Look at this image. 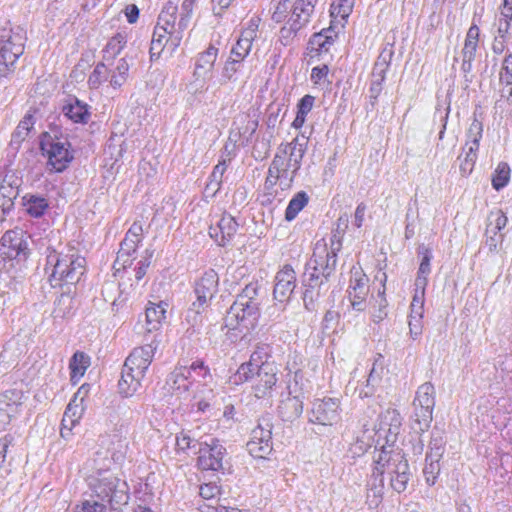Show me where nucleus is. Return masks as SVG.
<instances>
[{"instance_id": "59", "label": "nucleus", "mask_w": 512, "mask_h": 512, "mask_svg": "<svg viewBox=\"0 0 512 512\" xmlns=\"http://www.w3.org/2000/svg\"><path fill=\"white\" fill-rule=\"evenodd\" d=\"M500 81L507 85H512V55L506 56L503 60Z\"/></svg>"}, {"instance_id": "34", "label": "nucleus", "mask_w": 512, "mask_h": 512, "mask_svg": "<svg viewBox=\"0 0 512 512\" xmlns=\"http://www.w3.org/2000/svg\"><path fill=\"white\" fill-rule=\"evenodd\" d=\"M27 213L35 218L41 217L48 208V201L41 196L27 194L23 197Z\"/></svg>"}, {"instance_id": "32", "label": "nucleus", "mask_w": 512, "mask_h": 512, "mask_svg": "<svg viewBox=\"0 0 512 512\" xmlns=\"http://www.w3.org/2000/svg\"><path fill=\"white\" fill-rule=\"evenodd\" d=\"M20 180L14 175H6L0 185V201L14 204L19 195Z\"/></svg>"}, {"instance_id": "45", "label": "nucleus", "mask_w": 512, "mask_h": 512, "mask_svg": "<svg viewBox=\"0 0 512 512\" xmlns=\"http://www.w3.org/2000/svg\"><path fill=\"white\" fill-rule=\"evenodd\" d=\"M393 55H394L393 45L390 43L385 44V46L382 48L374 66H373L372 71L386 73V71L388 70V68L390 66Z\"/></svg>"}, {"instance_id": "40", "label": "nucleus", "mask_w": 512, "mask_h": 512, "mask_svg": "<svg viewBox=\"0 0 512 512\" xmlns=\"http://www.w3.org/2000/svg\"><path fill=\"white\" fill-rule=\"evenodd\" d=\"M109 78H111V69L104 62H99L88 78V85L91 89H98Z\"/></svg>"}, {"instance_id": "57", "label": "nucleus", "mask_w": 512, "mask_h": 512, "mask_svg": "<svg viewBox=\"0 0 512 512\" xmlns=\"http://www.w3.org/2000/svg\"><path fill=\"white\" fill-rule=\"evenodd\" d=\"M440 473V463L426 462L423 474L428 485H434Z\"/></svg>"}, {"instance_id": "5", "label": "nucleus", "mask_w": 512, "mask_h": 512, "mask_svg": "<svg viewBox=\"0 0 512 512\" xmlns=\"http://www.w3.org/2000/svg\"><path fill=\"white\" fill-rule=\"evenodd\" d=\"M40 147L47 157V166L50 171L63 172L74 159L71 144L67 138L51 136L45 132L42 135Z\"/></svg>"}, {"instance_id": "61", "label": "nucleus", "mask_w": 512, "mask_h": 512, "mask_svg": "<svg viewBox=\"0 0 512 512\" xmlns=\"http://www.w3.org/2000/svg\"><path fill=\"white\" fill-rule=\"evenodd\" d=\"M340 315L337 311L328 310L323 318L322 326L324 330L335 331L336 326L338 324Z\"/></svg>"}, {"instance_id": "51", "label": "nucleus", "mask_w": 512, "mask_h": 512, "mask_svg": "<svg viewBox=\"0 0 512 512\" xmlns=\"http://www.w3.org/2000/svg\"><path fill=\"white\" fill-rule=\"evenodd\" d=\"M287 389L289 394L302 395L304 397L305 383L301 370L294 372L293 380L288 382Z\"/></svg>"}, {"instance_id": "43", "label": "nucleus", "mask_w": 512, "mask_h": 512, "mask_svg": "<svg viewBox=\"0 0 512 512\" xmlns=\"http://www.w3.org/2000/svg\"><path fill=\"white\" fill-rule=\"evenodd\" d=\"M257 371V364H253L251 362H244L242 363L236 373L233 376V382L234 384H241L243 382L247 381H253L254 377L256 376Z\"/></svg>"}, {"instance_id": "20", "label": "nucleus", "mask_w": 512, "mask_h": 512, "mask_svg": "<svg viewBox=\"0 0 512 512\" xmlns=\"http://www.w3.org/2000/svg\"><path fill=\"white\" fill-rule=\"evenodd\" d=\"M307 142L308 140L304 137H296L292 142L287 143L286 145H281L277 153H280L281 158L290 167L299 171L302 159L307 149Z\"/></svg>"}, {"instance_id": "41", "label": "nucleus", "mask_w": 512, "mask_h": 512, "mask_svg": "<svg viewBox=\"0 0 512 512\" xmlns=\"http://www.w3.org/2000/svg\"><path fill=\"white\" fill-rule=\"evenodd\" d=\"M129 72V64L125 58L117 61L114 70H111L110 85L113 88H120L127 80Z\"/></svg>"}, {"instance_id": "11", "label": "nucleus", "mask_w": 512, "mask_h": 512, "mask_svg": "<svg viewBox=\"0 0 512 512\" xmlns=\"http://www.w3.org/2000/svg\"><path fill=\"white\" fill-rule=\"evenodd\" d=\"M340 402L336 398L315 399L309 412V421L322 426H332L340 420Z\"/></svg>"}, {"instance_id": "21", "label": "nucleus", "mask_w": 512, "mask_h": 512, "mask_svg": "<svg viewBox=\"0 0 512 512\" xmlns=\"http://www.w3.org/2000/svg\"><path fill=\"white\" fill-rule=\"evenodd\" d=\"M480 29L472 23L467 31L466 38L464 41V47L462 49V65L461 70L466 75L472 71V62L475 59L476 51L478 48Z\"/></svg>"}, {"instance_id": "52", "label": "nucleus", "mask_w": 512, "mask_h": 512, "mask_svg": "<svg viewBox=\"0 0 512 512\" xmlns=\"http://www.w3.org/2000/svg\"><path fill=\"white\" fill-rule=\"evenodd\" d=\"M73 402L74 401H71L68 404V406L66 407V410L64 412V416L62 419V423H61L62 427H61L60 434H61V437H63V438H67L70 435L73 426L77 423L76 418L70 417V412H72V410L74 409Z\"/></svg>"}, {"instance_id": "6", "label": "nucleus", "mask_w": 512, "mask_h": 512, "mask_svg": "<svg viewBox=\"0 0 512 512\" xmlns=\"http://www.w3.org/2000/svg\"><path fill=\"white\" fill-rule=\"evenodd\" d=\"M435 387L431 382L420 385L413 400V428L420 433L427 431L433 420Z\"/></svg>"}, {"instance_id": "28", "label": "nucleus", "mask_w": 512, "mask_h": 512, "mask_svg": "<svg viewBox=\"0 0 512 512\" xmlns=\"http://www.w3.org/2000/svg\"><path fill=\"white\" fill-rule=\"evenodd\" d=\"M418 255L421 257L415 286H427L428 276L431 273V260L433 258L432 250L425 244H420L417 249Z\"/></svg>"}, {"instance_id": "44", "label": "nucleus", "mask_w": 512, "mask_h": 512, "mask_svg": "<svg viewBox=\"0 0 512 512\" xmlns=\"http://www.w3.org/2000/svg\"><path fill=\"white\" fill-rule=\"evenodd\" d=\"M510 179V167L505 162H500L492 177V186L495 190L499 191L504 188Z\"/></svg>"}, {"instance_id": "3", "label": "nucleus", "mask_w": 512, "mask_h": 512, "mask_svg": "<svg viewBox=\"0 0 512 512\" xmlns=\"http://www.w3.org/2000/svg\"><path fill=\"white\" fill-rule=\"evenodd\" d=\"M177 5L168 2L160 12L157 24L154 28L152 40L163 43L172 54L180 45L183 39V32L187 28L186 16L177 19Z\"/></svg>"}, {"instance_id": "64", "label": "nucleus", "mask_w": 512, "mask_h": 512, "mask_svg": "<svg viewBox=\"0 0 512 512\" xmlns=\"http://www.w3.org/2000/svg\"><path fill=\"white\" fill-rule=\"evenodd\" d=\"M199 494L204 499H212L220 494V487L213 482L205 483L200 486Z\"/></svg>"}, {"instance_id": "31", "label": "nucleus", "mask_w": 512, "mask_h": 512, "mask_svg": "<svg viewBox=\"0 0 512 512\" xmlns=\"http://www.w3.org/2000/svg\"><path fill=\"white\" fill-rule=\"evenodd\" d=\"M191 378V369L187 366L176 367L173 372L170 373L167 383L170 385L173 391H187L189 389V385H193V382H190Z\"/></svg>"}, {"instance_id": "13", "label": "nucleus", "mask_w": 512, "mask_h": 512, "mask_svg": "<svg viewBox=\"0 0 512 512\" xmlns=\"http://www.w3.org/2000/svg\"><path fill=\"white\" fill-rule=\"evenodd\" d=\"M307 264L310 268L320 271L321 279H330L334 274L337 265V257L328 252V245L324 240L317 241L313 254Z\"/></svg>"}, {"instance_id": "48", "label": "nucleus", "mask_w": 512, "mask_h": 512, "mask_svg": "<svg viewBox=\"0 0 512 512\" xmlns=\"http://www.w3.org/2000/svg\"><path fill=\"white\" fill-rule=\"evenodd\" d=\"M303 28L291 20L287 19L285 25L280 29L279 41L284 46H288L292 43L298 32Z\"/></svg>"}, {"instance_id": "60", "label": "nucleus", "mask_w": 512, "mask_h": 512, "mask_svg": "<svg viewBox=\"0 0 512 512\" xmlns=\"http://www.w3.org/2000/svg\"><path fill=\"white\" fill-rule=\"evenodd\" d=\"M125 43V37L122 34L118 33L114 37H112L110 41L107 43L106 50L108 52L111 51L112 54L115 56L121 52Z\"/></svg>"}, {"instance_id": "7", "label": "nucleus", "mask_w": 512, "mask_h": 512, "mask_svg": "<svg viewBox=\"0 0 512 512\" xmlns=\"http://www.w3.org/2000/svg\"><path fill=\"white\" fill-rule=\"evenodd\" d=\"M26 37L19 27L3 28L0 33V76L6 75L24 52Z\"/></svg>"}, {"instance_id": "15", "label": "nucleus", "mask_w": 512, "mask_h": 512, "mask_svg": "<svg viewBox=\"0 0 512 512\" xmlns=\"http://www.w3.org/2000/svg\"><path fill=\"white\" fill-rule=\"evenodd\" d=\"M225 451L218 439H211V443H205V446L199 449L198 466L203 470L223 469Z\"/></svg>"}, {"instance_id": "30", "label": "nucleus", "mask_w": 512, "mask_h": 512, "mask_svg": "<svg viewBox=\"0 0 512 512\" xmlns=\"http://www.w3.org/2000/svg\"><path fill=\"white\" fill-rule=\"evenodd\" d=\"M256 37V28L246 29L236 44L232 47L229 57H235L236 60L244 62L245 58L249 55L252 48V41Z\"/></svg>"}, {"instance_id": "55", "label": "nucleus", "mask_w": 512, "mask_h": 512, "mask_svg": "<svg viewBox=\"0 0 512 512\" xmlns=\"http://www.w3.org/2000/svg\"><path fill=\"white\" fill-rule=\"evenodd\" d=\"M267 349L268 347L265 345L257 346L256 349L251 354L249 362L257 364V369H259V367L263 365H274L273 363H269L266 361V358L268 357Z\"/></svg>"}, {"instance_id": "63", "label": "nucleus", "mask_w": 512, "mask_h": 512, "mask_svg": "<svg viewBox=\"0 0 512 512\" xmlns=\"http://www.w3.org/2000/svg\"><path fill=\"white\" fill-rule=\"evenodd\" d=\"M197 441L192 438L188 433L181 432L176 437V446L180 450H187L189 448H194L196 446Z\"/></svg>"}, {"instance_id": "38", "label": "nucleus", "mask_w": 512, "mask_h": 512, "mask_svg": "<svg viewBox=\"0 0 512 512\" xmlns=\"http://www.w3.org/2000/svg\"><path fill=\"white\" fill-rule=\"evenodd\" d=\"M483 132V124L476 118L470 124V127L467 132V141L465 146H468V151L466 153H475L479 149V142L482 138Z\"/></svg>"}, {"instance_id": "53", "label": "nucleus", "mask_w": 512, "mask_h": 512, "mask_svg": "<svg viewBox=\"0 0 512 512\" xmlns=\"http://www.w3.org/2000/svg\"><path fill=\"white\" fill-rule=\"evenodd\" d=\"M259 287L258 282H250L243 288L242 292L237 295L236 299L246 302L260 301L258 297Z\"/></svg>"}, {"instance_id": "36", "label": "nucleus", "mask_w": 512, "mask_h": 512, "mask_svg": "<svg viewBox=\"0 0 512 512\" xmlns=\"http://www.w3.org/2000/svg\"><path fill=\"white\" fill-rule=\"evenodd\" d=\"M226 170V160L223 159L220 161L214 168L213 171L209 177V181L205 186V193L209 196L213 197L216 195V193L219 191L221 183H222V177Z\"/></svg>"}, {"instance_id": "19", "label": "nucleus", "mask_w": 512, "mask_h": 512, "mask_svg": "<svg viewBox=\"0 0 512 512\" xmlns=\"http://www.w3.org/2000/svg\"><path fill=\"white\" fill-rule=\"evenodd\" d=\"M156 349L157 345H153V343L134 348L125 360V367H128V370L134 369L137 376L140 374L145 375V372L152 362Z\"/></svg>"}, {"instance_id": "12", "label": "nucleus", "mask_w": 512, "mask_h": 512, "mask_svg": "<svg viewBox=\"0 0 512 512\" xmlns=\"http://www.w3.org/2000/svg\"><path fill=\"white\" fill-rule=\"evenodd\" d=\"M321 272L310 268L306 263L305 271L302 276V284L304 286L303 303L308 311L316 309V301L320 297L321 290L326 288L329 279H321Z\"/></svg>"}, {"instance_id": "9", "label": "nucleus", "mask_w": 512, "mask_h": 512, "mask_svg": "<svg viewBox=\"0 0 512 512\" xmlns=\"http://www.w3.org/2000/svg\"><path fill=\"white\" fill-rule=\"evenodd\" d=\"M272 416L263 415L258 420V425L252 430L251 438L246 447L254 458L265 459L272 451Z\"/></svg>"}, {"instance_id": "16", "label": "nucleus", "mask_w": 512, "mask_h": 512, "mask_svg": "<svg viewBox=\"0 0 512 512\" xmlns=\"http://www.w3.org/2000/svg\"><path fill=\"white\" fill-rule=\"evenodd\" d=\"M296 288V273L290 265H285L275 276L273 298L279 303H287Z\"/></svg>"}, {"instance_id": "35", "label": "nucleus", "mask_w": 512, "mask_h": 512, "mask_svg": "<svg viewBox=\"0 0 512 512\" xmlns=\"http://www.w3.org/2000/svg\"><path fill=\"white\" fill-rule=\"evenodd\" d=\"M193 398V406H195L200 412H207L213 405L215 394L213 388H200V385L196 384V390Z\"/></svg>"}, {"instance_id": "56", "label": "nucleus", "mask_w": 512, "mask_h": 512, "mask_svg": "<svg viewBox=\"0 0 512 512\" xmlns=\"http://www.w3.org/2000/svg\"><path fill=\"white\" fill-rule=\"evenodd\" d=\"M344 233H345L344 228L342 230L334 229L332 231V234L330 237V245L328 247V252H330V254L334 255L335 257H337L338 252L342 248V239H343Z\"/></svg>"}, {"instance_id": "18", "label": "nucleus", "mask_w": 512, "mask_h": 512, "mask_svg": "<svg viewBox=\"0 0 512 512\" xmlns=\"http://www.w3.org/2000/svg\"><path fill=\"white\" fill-rule=\"evenodd\" d=\"M353 277L349 286L350 305L355 311H364L367 307L366 297L368 295L367 276L362 271L355 270L352 272Z\"/></svg>"}, {"instance_id": "23", "label": "nucleus", "mask_w": 512, "mask_h": 512, "mask_svg": "<svg viewBox=\"0 0 512 512\" xmlns=\"http://www.w3.org/2000/svg\"><path fill=\"white\" fill-rule=\"evenodd\" d=\"M238 223L228 214H225L218 221L216 226H210L209 235L213 238L218 245L225 246L232 237L236 234Z\"/></svg>"}, {"instance_id": "26", "label": "nucleus", "mask_w": 512, "mask_h": 512, "mask_svg": "<svg viewBox=\"0 0 512 512\" xmlns=\"http://www.w3.org/2000/svg\"><path fill=\"white\" fill-rule=\"evenodd\" d=\"M91 107L74 97L62 108L63 114L74 123L86 124L91 117Z\"/></svg>"}, {"instance_id": "22", "label": "nucleus", "mask_w": 512, "mask_h": 512, "mask_svg": "<svg viewBox=\"0 0 512 512\" xmlns=\"http://www.w3.org/2000/svg\"><path fill=\"white\" fill-rule=\"evenodd\" d=\"M269 171L274 175L278 181L281 190H288L292 187L294 179L297 175V170L290 167L281 158L280 153H276L272 162L269 165Z\"/></svg>"}, {"instance_id": "47", "label": "nucleus", "mask_w": 512, "mask_h": 512, "mask_svg": "<svg viewBox=\"0 0 512 512\" xmlns=\"http://www.w3.org/2000/svg\"><path fill=\"white\" fill-rule=\"evenodd\" d=\"M507 216L501 210L491 212L488 216L487 234H498L507 224Z\"/></svg>"}, {"instance_id": "24", "label": "nucleus", "mask_w": 512, "mask_h": 512, "mask_svg": "<svg viewBox=\"0 0 512 512\" xmlns=\"http://www.w3.org/2000/svg\"><path fill=\"white\" fill-rule=\"evenodd\" d=\"M218 282V274L213 269L206 271L195 284L196 297L202 301L211 300L218 290Z\"/></svg>"}, {"instance_id": "17", "label": "nucleus", "mask_w": 512, "mask_h": 512, "mask_svg": "<svg viewBox=\"0 0 512 512\" xmlns=\"http://www.w3.org/2000/svg\"><path fill=\"white\" fill-rule=\"evenodd\" d=\"M277 380V368L275 365L260 366L256 371L252 384L255 397L259 399L270 397Z\"/></svg>"}, {"instance_id": "2", "label": "nucleus", "mask_w": 512, "mask_h": 512, "mask_svg": "<svg viewBox=\"0 0 512 512\" xmlns=\"http://www.w3.org/2000/svg\"><path fill=\"white\" fill-rule=\"evenodd\" d=\"M374 468L367 486L369 493L377 500L381 499L384 489V475H387L391 488L397 493L406 490L411 477L410 467L404 453L399 450L382 448L374 457ZM370 497V494H368Z\"/></svg>"}, {"instance_id": "27", "label": "nucleus", "mask_w": 512, "mask_h": 512, "mask_svg": "<svg viewBox=\"0 0 512 512\" xmlns=\"http://www.w3.org/2000/svg\"><path fill=\"white\" fill-rule=\"evenodd\" d=\"M128 367H125V364L123 365L121 378L118 383L119 392L124 397H131L133 396L138 389L141 386V381L143 380L144 376L143 374H140L137 376V373L132 370H128Z\"/></svg>"}, {"instance_id": "14", "label": "nucleus", "mask_w": 512, "mask_h": 512, "mask_svg": "<svg viewBox=\"0 0 512 512\" xmlns=\"http://www.w3.org/2000/svg\"><path fill=\"white\" fill-rule=\"evenodd\" d=\"M142 233L141 224L135 222L131 225L120 244L115 266L121 265L125 269L132 264L130 257L136 252L139 243L142 241Z\"/></svg>"}, {"instance_id": "25", "label": "nucleus", "mask_w": 512, "mask_h": 512, "mask_svg": "<svg viewBox=\"0 0 512 512\" xmlns=\"http://www.w3.org/2000/svg\"><path fill=\"white\" fill-rule=\"evenodd\" d=\"M303 399L302 395H292L281 400L278 406L279 416L283 421H294L299 418L303 412Z\"/></svg>"}, {"instance_id": "37", "label": "nucleus", "mask_w": 512, "mask_h": 512, "mask_svg": "<svg viewBox=\"0 0 512 512\" xmlns=\"http://www.w3.org/2000/svg\"><path fill=\"white\" fill-rule=\"evenodd\" d=\"M89 365L90 357L88 355L81 351L75 352L69 363L71 380L82 377Z\"/></svg>"}, {"instance_id": "8", "label": "nucleus", "mask_w": 512, "mask_h": 512, "mask_svg": "<svg viewBox=\"0 0 512 512\" xmlns=\"http://www.w3.org/2000/svg\"><path fill=\"white\" fill-rule=\"evenodd\" d=\"M260 301H239L236 299L224 318L229 329L242 327L246 331L254 329L260 316Z\"/></svg>"}, {"instance_id": "49", "label": "nucleus", "mask_w": 512, "mask_h": 512, "mask_svg": "<svg viewBox=\"0 0 512 512\" xmlns=\"http://www.w3.org/2000/svg\"><path fill=\"white\" fill-rule=\"evenodd\" d=\"M243 67V62L236 60L235 57H229L225 62L222 71V78L225 81H235V74L240 72Z\"/></svg>"}, {"instance_id": "4", "label": "nucleus", "mask_w": 512, "mask_h": 512, "mask_svg": "<svg viewBox=\"0 0 512 512\" xmlns=\"http://www.w3.org/2000/svg\"><path fill=\"white\" fill-rule=\"evenodd\" d=\"M90 487L101 501L109 502L113 509L128 502L126 482L121 481L110 470L99 471L97 476L91 478Z\"/></svg>"}, {"instance_id": "29", "label": "nucleus", "mask_w": 512, "mask_h": 512, "mask_svg": "<svg viewBox=\"0 0 512 512\" xmlns=\"http://www.w3.org/2000/svg\"><path fill=\"white\" fill-rule=\"evenodd\" d=\"M218 49L210 45L204 52L200 53L195 64L193 76L196 79L206 76L212 71L217 59Z\"/></svg>"}, {"instance_id": "58", "label": "nucleus", "mask_w": 512, "mask_h": 512, "mask_svg": "<svg viewBox=\"0 0 512 512\" xmlns=\"http://www.w3.org/2000/svg\"><path fill=\"white\" fill-rule=\"evenodd\" d=\"M383 295H384V291L379 293L380 300L378 302V308L374 309V311L372 312V319L375 323H379L387 317V309L386 308H387L388 303H387L386 298Z\"/></svg>"}, {"instance_id": "42", "label": "nucleus", "mask_w": 512, "mask_h": 512, "mask_svg": "<svg viewBox=\"0 0 512 512\" xmlns=\"http://www.w3.org/2000/svg\"><path fill=\"white\" fill-rule=\"evenodd\" d=\"M191 374L195 373L201 380L197 381L200 388H211L209 382L212 381L210 369L204 364L202 360L194 361L189 367Z\"/></svg>"}, {"instance_id": "54", "label": "nucleus", "mask_w": 512, "mask_h": 512, "mask_svg": "<svg viewBox=\"0 0 512 512\" xmlns=\"http://www.w3.org/2000/svg\"><path fill=\"white\" fill-rule=\"evenodd\" d=\"M290 15V1L279 0L272 13V20L281 23Z\"/></svg>"}, {"instance_id": "1", "label": "nucleus", "mask_w": 512, "mask_h": 512, "mask_svg": "<svg viewBox=\"0 0 512 512\" xmlns=\"http://www.w3.org/2000/svg\"><path fill=\"white\" fill-rule=\"evenodd\" d=\"M86 260L73 249L63 254L52 251L47 255L46 272L48 281L53 288L66 287V290L54 302L55 318H65L74 311V297L71 290L85 273Z\"/></svg>"}, {"instance_id": "10", "label": "nucleus", "mask_w": 512, "mask_h": 512, "mask_svg": "<svg viewBox=\"0 0 512 512\" xmlns=\"http://www.w3.org/2000/svg\"><path fill=\"white\" fill-rule=\"evenodd\" d=\"M28 243L21 229L9 230L0 239V271L6 268V261L25 260Z\"/></svg>"}, {"instance_id": "62", "label": "nucleus", "mask_w": 512, "mask_h": 512, "mask_svg": "<svg viewBox=\"0 0 512 512\" xmlns=\"http://www.w3.org/2000/svg\"><path fill=\"white\" fill-rule=\"evenodd\" d=\"M476 159H477V154L466 153L464 159L461 160V163H460V172H461L462 176H467L473 171Z\"/></svg>"}, {"instance_id": "39", "label": "nucleus", "mask_w": 512, "mask_h": 512, "mask_svg": "<svg viewBox=\"0 0 512 512\" xmlns=\"http://www.w3.org/2000/svg\"><path fill=\"white\" fill-rule=\"evenodd\" d=\"M309 197L306 192L300 191L290 200L286 211L285 219L292 221L296 218L298 213L308 204Z\"/></svg>"}, {"instance_id": "33", "label": "nucleus", "mask_w": 512, "mask_h": 512, "mask_svg": "<svg viewBox=\"0 0 512 512\" xmlns=\"http://www.w3.org/2000/svg\"><path fill=\"white\" fill-rule=\"evenodd\" d=\"M168 304L166 302L160 301L159 303H150V305L146 308V320L147 323L151 326L148 330H155L161 324L162 320L165 319L166 308Z\"/></svg>"}, {"instance_id": "50", "label": "nucleus", "mask_w": 512, "mask_h": 512, "mask_svg": "<svg viewBox=\"0 0 512 512\" xmlns=\"http://www.w3.org/2000/svg\"><path fill=\"white\" fill-rule=\"evenodd\" d=\"M185 322L188 325L187 332L194 333L200 329L203 323V315L193 309H188L185 313Z\"/></svg>"}, {"instance_id": "46", "label": "nucleus", "mask_w": 512, "mask_h": 512, "mask_svg": "<svg viewBox=\"0 0 512 512\" xmlns=\"http://www.w3.org/2000/svg\"><path fill=\"white\" fill-rule=\"evenodd\" d=\"M34 124V116L30 113H27L13 132L12 141L18 143L23 141L29 134L30 130L33 128Z\"/></svg>"}]
</instances>
